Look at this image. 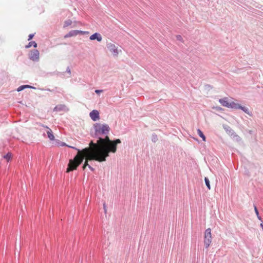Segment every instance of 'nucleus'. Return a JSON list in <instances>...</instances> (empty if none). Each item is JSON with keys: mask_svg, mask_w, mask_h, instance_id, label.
<instances>
[{"mask_svg": "<svg viewBox=\"0 0 263 263\" xmlns=\"http://www.w3.org/2000/svg\"><path fill=\"white\" fill-rule=\"evenodd\" d=\"M62 145L67 146L78 151V153L74 158L73 159L69 160L68 167L66 170V173H69L71 171L77 170V167L81 164L84 159H85V162L82 167L83 170H85L86 167H88L89 165L88 164L89 161L96 160L99 162L106 161L105 158H104V157L100 156L90 147H86L80 150L75 147L66 145L65 143L62 144Z\"/></svg>", "mask_w": 263, "mask_h": 263, "instance_id": "nucleus-1", "label": "nucleus"}, {"mask_svg": "<svg viewBox=\"0 0 263 263\" xmlns=\"http://www.w3.org/2000/svg\"><path fill=\"white\" fill-rule=\"evenodd\" d=\"M121 143L120 139L111 141L106 136L105 138H99L97 143L91 141L89 147L106 160L110 152L115 153L117 151V145Z\"/></svg>", "mask_w": 263, "mask_h": 263, "instance_id": "nucleus-2", "label": "nucleus"}, {"mask_svg": "<svg viewBox=\"0 0 263 263\" xmlns=\"http://www.w3.org/2000/svg\"><path fill=\"white\" fill-rule=\"evenodd\" d=\"M212 242L211 229L208 228L205 230L204 234V246L205 248H208Z\"/></svg>", "mask_w": 263, "mask_h": 263, "instance_id": "nucleus-3", "label": "nucleus"}, {"mask_svg": "<svg viewBox=\"0 0 263 263\" xmlns=\"http://www.w3.org/2000/svg\"><path fill=\"white\" fill-rule=\"evenodd\" d=\"M41 126L42 128L40 129V131L43 133V136H45V132L46 133L48 138L51 141H53L55 139L54 136L53 134L52 130L47 127V126H45L43 124H41Z\"/></svg>", "mask_w": 263, "mask_h": 263, "instance_id": "nucleus-4", "label": "nucleus"}, {"mask_svg": "<svg viewBox=\"0 0 263 263\" xmlns=\"http://www.w3.org/2000/svg\"><path fill=\"white\" fill-rule=\"evenodd\" d=\"M95 129L99 134H107L109 130V127L107 124H97L95 125Z\"/></svg>", "mask_w": 263, "mask_h": 263, "instance_id": "nucleus-5", "label": "nucleus"}, {"mask_svg": "<svg viewBox=\"0 0 263 263\" xmlns=\"http://www.w3.org/2000/svg\"><path fill=\"white\" fill-rule=\"evenodd\" d=\"M220 103L223 106L228 108H234L238 107V104L234 102H229L228 99L224 98L219 100Z\"/></svg>", "mask_w": 263, "mask_h": 263, "instance_id": "nucleus-6", "label": "nucleus"}, {"mask_svg": "<svg viewBox=\"0 0 263 263\" xmlns=\"http://www.w3.org/2000/svg\"><path fill=\"white\" fill-rule=\"evenodd\" d=\"M107 47L113 56L115 57H117L119 52H121V50H119L118 47L114 44L111 43L107 44Z\"/></svg>", "mask_w": 263, "mask_h": 263, "instance_id": "nucleus-7", "label": "nucleus"}, {"mask_svg": "<svg viewBox=\"0 0 263 263\" xmlns=\"http://www.w3.org/2000/svg\"><path fill=\"white\" fill-rule=\"evenodd\" d=\"M39 52L37 50H35L33 51H32L30 54H29V58L31 60H32L33 61H38L39 59Z\"/></svg>", "mask_w": 263, "mask_h": 263, "instance_id": "nucleus-8", "label": "nucleus"}, {"mask_svg": "<svg viewBox=\"0 0 263 263\" xmlns=\"http://www.w3.org/2000/svg\"><path fill=\"white\" fill-rule=\"evenodd\" d=\"M89 116L91 119L94 121L99 120L100 118L99 112L97 110H93L91 111L89 114Z\"/></svg>", "mask_w": 263, "mask_h": 263, "instance_id": "nucleus-9", "label": "nucleus"}, {"mask_svg": "<svg viewBox=\"0 0 263 263\" xmlns=\"http://www.w3.org/2000/svg\"><path fill=\"white\" fill-rule=\"evenodd\" d=\"M90 40H97L98 42H101L102 40V36L98 33H95L91 35L89 37Z\"/></svg>", "mask_w": 263, "mask_h": 263, "instance_id": "nucleus-10", "label": "nucleus"}, {"mask_svg": "<svg viewBox=\"0 0 263 263\" xmlns=\"http://www.w3.org/2000/svg\"><path fill=\"white\" fill-rule=\"evenodd\" d=\"M77 30H72L71 31H70L68 33H67L66 35H65V37L66 38V37H71V36H76L77 35Z\"/></svg>", "mask_w": 263, "mask_h": 263, "instance_id": "nucleus-11", "label": "nucleus"}, {"mask_svg": "<svg viewBox=\"0 0 263 263\" xmlns=\"http://www.w3.org/2000/svg\"><path fill=\"white\" fill-rule=\"evenodd\" d=\"M234 109H241V110H242L246 114H248L249 115H251L250 112H249V109L245 107H242V106H241L239 104H238V107H236V108H234Z\"/></svg>", "mask_w": 263, "mask_h": 263, "instance_id": "nucleus-12", "label": "nucleus"}, {"mask_svg": "<svg viewBox=\"0 0 263 263\" xmlns=\"http://www.w3.org/2000/svg\"><path fill=\"white\" fill-rule=\"evenodd\" d=\"M197 133L199 135V136L202 139V140L203 141H206L205 136L204 135V134L200 129H197Z\"/></svg>", "mask_w": 263, "mask_h": 263, "instance_id": "nucleus-13", "label": "nucleus"}, {"mask_svg": "<svg viewBox=\"0 0 263 263\" xmlns=\"http://www.w3.org/2000/svg\"><path fill=\"white\" fill-rule=\"evenodd\" d=\"M31 46H33V47L35 48L37 47V44L34 41L30 42L28 43L27 45L26 46V48H28L30 47Z\"/></svg>", "mask_w": 263, "mask_h": 263, "instance_id": "nucleus-14", "label": "nucleus"}, {"mask_svg": "<svg viewBox=\"0 0 263 263\" xmlns=\"http://www.w3.org/2000/svg\"><path fill=\"white\" fill-rule=\"evenodd\" d=\"M72 24V21L70 20H67L65 21L64 24V27H67Z\"/></svg>", "mask_w": 263, "mask_h": 263, "instance_id": "nucleus-15", "label": "nucleus"}, {"mask_svg": "<svg viewBox=\"0 0 263 263\" xmlns=\"http://www.w3.org/2000/svg\"><path fill=\"white\" fill-rule=\"evenodd\" d=\"M204 181H205V184H206V186L208 187V188L209 190H210L211 189V187H210V181H209V179L205 177L204 178Z\"/></svg>", "mask_w": 263, "mask_h": 263, "instance_id": "nucleus-16", "label": "nucleus"}, {"mask_svg": "<svg viewBox=\"0 0 263 263\" xmlns=\"http://www.w3.org/2000/svg\"><path fill=\"white\" fill-rule=\"evenodd\" d=\"M4 158L9 161L11 158V154L8 153L6 155L4 156Z\"/></svg>", "mask_w": 263, "mask_h": 263, "instance_id": "nucleus-17", "label": "nucleus"}, {"mask_svg": "<svg viewBox=\"0 0 263 263\" xmlns=\"http://www.w3.org/2000/svg\"><path fill=\"white\" fill-rule=\"evenodd\" d=\"M254 210H255V213H256V215L258 218V219L259 220H261V217L259 216V213H258V211L256 208V207L255 206H254Z\"/></svg>", "mask_w": 263, "mask_h": 263, "instance_id": "nucleus-18", "label": "nucleus"}, {"mask_svg": "<svg viewBox=\"0 0 263 263\" xmlns=\"http://www.w3.org/2000/svg\"><path fill=\"white\" fill-rule=\"evenodd\" d=\"M77 31L78 32H77V35L79 34H88L89 33V32H87V31H80V30H77Z\"/></svg>", "mask_w": 263, "mask_h": 263, "instance_id": "nucleus-19", "label": "nucleus"}, {"mask_svg": "<svg viewBox=\"0 0 263 263\" xmlns=\"http://www.w3.org/2000/svg\"><path fill=\"white\" fill-rule=\"evenodd\" d=\"M24 89V86L23 85L20 86L17 89V91H21Z\"/></svg>", "mask_w": 263, "mask_h": 263, "instance_id": "nucleus-20", "label": "nucleus"}, {"mask_svg": "<svg viewBox=\"0 0 263 263\" xmlns=\"http://www.w3.org/2000/svg\"><path fill=\"white\" fill-rule=\"evenodd\" d=\"M33 36H34L33 34H29V36H28V41L31 40L33 38Z\"/></svg>", "mask_w": 263, "mask_h": 263, "instance_id": "nucleus-21", "label": "nucleus"}, {"mask_svg": "<svg viewBox=\"0 0 263 263\" xmlns=\"http://www.w3.org/2000/svg\"><path fill=\"white\" fill-rule=\"evenodd\" d=\"M23 86H24V89L26 88H32V87L31 86L28 85H23Z\"/></svg>", "mask_w": 263, "mask_h": 263, "instance_id": "nucleus-22", "label": "nucleus"}, {"mask_svg": "<svg viewBox=\"0 0 263 263\" xmlns=\"http://www.w3.org/2000/svg\"><path fill=\"white\" fill-rule=\"evenodd\" d=\"M102 91V90H95V92H96V93H100V92H101Z\"/></svg>", "mask_w": 263, "mask_h": 263, "instance_id": "nucleus-23", "label": "nucleus"}, {"mask_svg": "<svg viewBox=\"0 0 263 263\" xmlns=\"http://www.w3.org/2000/svg\"><path fill=\"white\" fill-rule=\"evenodd\" d=\"M88 167H89V168L90 170H91V171H93V170H94V169H93V168H92L90 165H89V166H88Z\"/></svg>", "mask_w": 263, "mask_h": 263, "instance_id": "nucleus-24", "label": "nucleus"}, {"mask_svg": "<svg viewBox=\"0 0 263 263\" xmlns=\"http://www.w3.org/2000/svg\"><path fill=\"white\" fill-rule=\"evenodd\" d=\"M260 227L262 228V230H263V224L262 223H260Z\"/></svg>", "mask_w": 263, "mask_h": 263, "instance_id": "nucleus-25", "label": "nucleus"}, {"mask_svg": "<svg viewBox=\"0 0 263 263\" xmlns=\"http://www.w3.org/2000/svg\"><path fill=\"white\" fill-rule=\"evenodd\" d=\"M57 109H58V106H56V107L54 108V110H57Z\"/></svg>", "mask_w": 263, "mask_h": 263, "instance_id": "nucleus-26", "label": "nucleus"}]
</instances>
